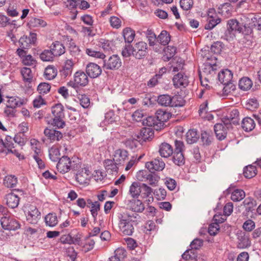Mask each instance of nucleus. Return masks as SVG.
<instances>
[{"mask_svg": "<svg viewBox=\"0 0 261 261\" xmlns=\"http://www.w3.org/2000/svg\"><path fill=\"white\" fill-rule=\"evenodd\" d=\"M207 60L199 71V77L201 85L206 88L210 87L208 84L209 80L217 74L219 68L217 64V58L216 57H214L211 60L207 58Z\"/></svg>", "mask_w": 261, "mask_h": 261, "instance_id": "nucleus-1", "label": "nucleus"}, {"mask_svg": "<svg viewBox=\"0 0 261 261\" xmlns=\"http://www.w3.org/2000/svg\"><path fill=\"white\" fill-rule=\"evenodd\" d=\"M136 214H130L125 212L120 213L118 216L119 220V228L121 232L127 236H131L134 231V225L137 224Z\"/></svg>", "mask_w": 261, "mask_h": 261, "instance_id": "nucleus-2", "label": "nucleus"}, {"mask_svg": "<svg viewBox=\"0 0 261 261\" xmlns=\"http://www.w3.org/2000/svg\"><path fill=\"white\" fill-rule=\"evenodd\" d=\"M51 112L54 116L51 122V125L58 128H63L65 125L63 120L64 113L63 105L61 103L56 104L52 107Z\"/></svg>", "mask_w": 261, "mask_h": 261, "instance_id": "nucleus-3", "label": "nucleus"}, {"mask_svg": "<svg viewBox=\"0 0 261 261\" xmlns=\"http://www.w3.org/2000/svg\"><path fill=\"white\" fill-rule=\"evenodd\" d=\"M89 83L88 75L82 70L75 72L73 75V81H70L67 85L74 89H77L80 87H85Z\"/></svg>", "mask_w": 261, "mask_h": 261, "instance_id": "nucleus-4", "label": "nucleus"}, {"mask_svg": "<svg viewBox=\"0 0 261 261\" xmlns=\"http://www.w3.org/2000/svg\"><path fill=\"white\" fill-rule=\"evenodd\" d=\"M80 167L79 164L71 161L67 156H63L61 158L57 164L58 171L63 174L67 173L70 170H77Z\"/></svg>", "mask_w": 261, "mask_h": 261, "instance_id": "nucleus-5", "label": "nucleus"}, {"mask_svg": "<svg viewBox=\"0 0 261 261\" xmlns=\"http://www.w3.org/2000/svg\"><path fill=\"white\" fill-rule=\"evenodd\" d=\"M121 65V60L117 55H113L108 59L105 58L103 60L102 67L104 69L115 70L118 69Z\"/></svg>", "mask_w": 261, "mask_h": 261, "instance_id": "nucleus-6", "label": "nucleus"}, {"mask_svg": "<svg viewBox=\"0 0 261 261\" xmlns=\"http://www.w3.org/2000/svg\"><path fill=\"white\" fill-rule=\"evenodd\" d=\"M133 56L137 59L144 58L147 54V44L144 41H139L133 47Z\"/></svg>", "mask_w": 261, "mask_h": 261, "instance_id": "nucleus-7", "label": "nucleus"}, {"mask_svg": "<svg viewBox=\"0 0 261 261\" xmlns=\"http://www.w3.org/2000/svg\"><path fill=\"white\" fill-rule=\"evenodd\" d=\"M1 223L2 227L7 230H15L20 227V224L15 219L10 216H3L1 219Z\"/></svg>", "mask_w": 261, "mask_h": 261, "instance_id": "nucleus-8", "label": "nucleus"}, {"mask_svg": "<svg viewBox=\"0 0 261 261\" xmlns=\"http://www.w3.org/2000/svg\"><path fill=\"white\" fill-rule=\"evenodd\" d=\"M172 80L173 85L176 88H185L189 83L188 77L181 71L175 74Z\"/></svg>", "mask_w": 261, "mask_h": 261, "instance_id": "nucleus-9", "label": "nucleus"}, {"mask_svg": "<svg viewBox=\"0 0 261 261\" xmlns=\"http://www.w3.org/2000/svg\"><path fill=\"white\" fill-rule=\"evenodd\" d=\"M41 213L35 206L31 205L27 214V221L32 224H36L40 219Z\"/></svg>", "mask_w": 261, "mask_h": 261, "instance_id": "nucleus-10", "label": "nucleus"}, {"mask_svg": "<svg viewBox=\"0 0 261 261\" xmlns=\"http://www.w3.org/2000/svg\"><path fill=\"white\" fill-rule=\"evenodd\" d=\"M145 167L150 172H153L155 171H162L165 168V164L162 159L157 158L150 162H147Z\"/></svg>", "mask_w": 261, "mask_h": 261, "instance_id": "nucleus-11", "label": "nucleus"}, {"mask_svg": "<svg viewBox=\"0 0 261 261\" xmlns=\"http://www.w3.org/2000/svg\"><path fill=\"white\" fill-rule=\"evenodd\" d=\"M90 172L86 168L78 170L75 176L76 181L81 185H86L89 180Z\"/></svg>", "mask_w": 261, "mask_h": 261, "instance_id": "nucleus-12", "label": "nucleus"}, {"mask_svg": "<svg viewBox=\"0 0 261 261\" xmlns=\"http://www.w3.org/2000/svg\"><path fill=\"white\" fill-rule=\"evenodd\" d=\"M86 72L90 78H96L98 77L102 72L101 67L96 63H89L86 65Z\"/></svg>", "mask_w": 261, "mask_h": 261, "instance_id": "nucleus-13", "label": "nucleus"}, {"mask_svg": "<svg viewBox=\"0 0 261 261\" xmlns=\"http://www.w3.org/2000/svg\"><path fill=\"white\" fill-rule=\"evenodd\" d=\"M44 134L50 142L59 141L63 138L62 133L54 129L46 128L44 130Z\"/></svg>", "mask_w": 261, "mask_h": 261, "instance_id": "nucleus-14", "label": "nucleus"}, {"mask_svg": "<svg viewBox=\"0 0 261 261\" xmlns=\"http://www.w3.org/2000/svg\"><path fill=\"white\" fill-rule=\"evenodd\" d=\"M128 152L124 149H118L115 151L114 161L116 164L123 165L128 160Z\"/></svg>", "mask_w": 261, "mask_h": 261, "instance_id": "nucleus-15", "label": "nucleus"}, {"mask_svg": "<svg viewBox=\"0 0 261 261\" xmlns=\"http://www.w3.org/2000/svg\"><path fill=\"white\" fill-rule=\"evenodd\" d=\"M74 63L72 59L67 60L61 69L60 70V73L62 77L66 78L70 75L72 73Z\"/></svg>", "mask_w": 261, "mask_h": 261, "instance_id": "nucleus-16", "label": "nucleus"}, {"mask_svg": "<svg viewBox=\"0 0 261 261\" xmlns=\"http://www.w3.org/2000/svg\"><path fill=\"white\" fill-rule=\"evenodd\" d=\"M5 199L6 204L11 208L17 207L20 200L18 196L12 192L6 195Z\"/></svg>", "mask_w": 261, "mask_h": 261, "instance_id": "nucleus-17", "label": "nucleus"}, {"mask_svg": "<svg viewBox=\"0 0 261 261\" xmlns=\"http://www.w3.org/2000/svg\"><path fill=\"white\" fill-rule=\"evenodd\" d=\"M50 49L54 57H59L65 53L64 45L59 41L53 42L50 46Z\"/></svg>", "mask_w": 261, "mask_h": 261, "instance_id": "nucleus-18", "label": "nucleus"}, {"mask_svg": "<svg viewBox=\"0 0 261 261\" xmlns=\"http://www.w3.org/2000/svg\"><path fill=\"white\" fill-rule=\"evenodd\" d=\"M232 188L233 187L231 186L227 191L228 193H231L230 198L233 201H240L245 198V193L243 190L237 189L232 191Z\"/></svg>", "mask_w": 261, "mask_h": 261, "instance_id": "nucleus-19", "label": "nucleus"}, {"mask_svg": "<svg viewBox=\"0 0 261 261\" xmlns=\"http://www.w3.org/2000/svg\"><path fill=\"white\" fill-rule=\"evenodd\" d=\"M159 152L162 157L168 158L173 154V149L170 144L164 142L160 145Z\"/></svg>", "mask_w": 261, "mask_h": 261, "instance_id": "nucleus-20", "label": "nucleus"}, {"mask_svg": "<svg viewBox=\"0 0 261 261\" xmlns=\"http://www.w3.org/2000/svg\"><path fill=\"white\" fill-rule=\"evenodd\" d=\"M232 72L227 69L222 70L218 74V80L222 84H228V83L232 82Z\"/></svg>", "mask_w": 261, "mask_h": 261, "instance_id": "nucleus-21", "label": "nucleus"}, {"mask_svg": "<svg viewBox=\"0 0 261 261\" xmlns=\"http://www.w3.org/2000/svg\"><path fill=\"white\" fill-rule=\"evenodd\" d=\"M207 105L208 102L206 100L199 106L198 113L202 119L210 121L213 119L214 116L212 114L207 113Z\"/></svg>", "mask_w": 261, "mask_h": 261, "instance_id": "nucleus-22", "label": "nucleus"}, {"mask_svg": "<svg viewBox=\"0 0 261 261\" xmlns=\"http://www.w3.org/2000/svg\"><path fill=\"white\" fill-rule=\"evenodd\" d=\"M227 31L230 33L232 31L243 32L244 26L240 23L236 19H230L227 23Z\"/></svg>", "mask_w": 261, "mask_h": 261, "instance_id": "nucleus-23", "label": "nucleus"}, {"mask_svg": "<svg viewBox=\"0 0 261 261\" xmlns=\"http://www.w3.org/2000/svg\"><path fill=\"white\" fill-rule=\"evenodd\" d=\"M196 239H194L191 243L190 246L191 249L187 250L182 255L183 259L186 260L195 259H196Z\"/></svg>", "mask_w": 261, "mask_h": 261, "instance_id": "nucleus-24", "label": "nucleus"}, {"mask_svg": "<svg viewBox=\"0 0 261 261\" xmlns=\"http://www.w3.org/2000/svg\"><path fill=\"white\" fill-rule=\"evenodd\" d=\"M128 206L130 210L135 212L141 213L145 209L144 204L140 200L132 199L129 200Z\"/></svg>", "mask_w": 261, "mask_h": 261, "instance_id": "nucleus-25", "label": "nucleus"}, {"mask_svg": "<svg viewBox=\"0 0 261 261\" xmlns=\"http://www.w3.org/2000/svg\"><path fill=\"white\" fill-rule=\"evenodd\" d=\"M26 103V99L18 97H11L8 100L7 107L15 109L20 107Z\"/></svg>", "mask_w": 261, "mask_h": 261, "instance_id": "nucleus-26", "label": "nucleus"}, {"mask_svg": "<svg viewBox=\"0 0 261 261\" xmlns=\"http://www.w3.org/2000/svg\"><path fill=\"white\" fill-rule=\"evenodd\" d=\"M232 6L229 3L221 4L218 7V12L225 17H229L231 15Z\"/></svg>", "mask_w": 261, "mask_h": 261, "instance_id": "nucleus-27", "label": "nucleus"}, {"mask_svg": "<svg viewBox=\"0 0 261 261\" xmlns=\"http://www.w3.org/2000/svg\"><path fill=\"white\" fill-rule=\"evenodd\" d=\"M241 125L245 131L250 132L254 128L255 123L253 119L246 117L242 120Z\"/></svg>", "mask_w": 261, "mask_h": 261, "instance_id": "nucleus-28", "label": "nucleus"}, {"mask_svg": "<svg viewBox=\"0 0 261 261\" xmlns=\"http://www.w3.org/2000/svg\"><path fill=\"white\" fill-rule=\"evenodd\" d=\"M214 131L217 138L222 140L224 139L226 136V129L222 123H217L214 125Z\"/></svg>", "mask_w": 261, "mask_h": 261, "instance_id": "nucleus-29", "label": "nucleus"}, {"mask_svg": "<svg viewBox=\"0 0 261 261\" xmlns=\"http://www.w3.org/2000/svg\"><path fill=\"white\" fill-rule=\"evenodd\" d=\"M67 45L70 55L75 57L80 54V49L72 38H67Z\"/></svg>", "mask_w": 261, "mask_h": 261, "instance_id": "nucleus-30", "label": "nucleus"}, {"mask_svg": "<svg viewBox=\"0 0 261 261\" xmlns=\"http://www.w3.org/2000/svg\"><path fill=\"white\" fill-rule=\"evenodd\" d=\"M117 165L118 164H116L114 161V160L107 159L104 162L105 169L107 172L110 174H113L114 172H117Z\"/></svg>", "mask_w": 261, "mask_h": 261, "instance_id": "nucleus-31", "label": "nucleus"}, {"mask_svg": "<svg viewBox=\"0 0 261 261\" xmlns=\"http://www.w3.org/2000/svg\"><path fill=\"white\" fill-rule=\"evenodd\" d=\"M172 65L171 67L173 68V72H176L181 71L184 68L185 65L184 61L179 58H174L171 60Z\"/></svg>", "mask_w": 261, "mask_h": 261, "instance_id": "nucleus-32", "label": "nucleus"}, {"mask_svg": "<svg viewBox=\"0 0 261 261\" xmlns=\"http://www.w3.org/2000/svg\"><path fill=\"white\" fill-rule=\"evenodd\" d=\"M176 48L173 46H168L164 49V53L163 60L164 61H168L171 59L175 55Z\"/></svg>", "mask_w": 261, "mask_h": 261, "instance_id": "nucleus-33", "label": "nucleus"}, {"mask_svg": "<svg viewBox=\"0 0 261 261\" xmlns=\"http://www.w3.org/2000/svg\"><path fill=\"white\" fill-rule=\"evenodd\" d=\"M158 103L162 106L171 107L172 97L168 94L160 95L158 98Z\"/></svg>", "mask_w": 261, "mask_h": 261, "instance_id": "nucleus-34", "label": "nucleus"}, {"mask_svg": "<svg viewBox=\"0 0 261 261\" xmlns=\"http://www.w3.org/2000/svg\"><path fill=\"white\" fill-rule=\"evenodd\" d=\"M44 74L45 79L48 80H53L57 75V70L55 66L49 65L45 68Z\"/></svg>", "mask_w": 261, "mask_h": 261, "instance_id": "nucleus-35", "label": "nucleus"}, {"mask_svg": "<svg viewBox=\"0 0 261 261\" xmlns=\"http://www.w3.org/2000/svg\"><path fill=\"white\" fill-rule=\"evenodd\" d=\"M172 160V162L178 166H182L185 164V159L183 153L173 152Z\"/></svg>", "mask_w": 261, "mask_h": 261, "instance_id": "nucleus-36", "label": "nucleus"}, {"mask_svg": "<svg viewBox=\"0 0 261 261\" xmlns=\"http://www.w3.org/2000/svg\"><path fill=\"white\" fill-rule=\"evenodd\" d=\"M171 117L169 113L164 111L162 109H159L156 111L155 113V118L158 121L165 122Z\"/></svg>", "mask_w": 261, "mask_h": 261, "instance_id": "nucleus-37", "label": "nucleus"}, {"mask_svg": "<svg viewBox=\"0 0 261 261\" xmlns=\"http://www.w3.org/2000/svg\"><path fill=\"white\" fill-rule=\"evenodd\" d=\"M17 183V178L14 175L6 176L4 179L3 184L7 188H14Z\"/></svg>", "mask_w": 261, "mask_h": 261, "instance_id": "nucleus-38", "label": "nucleus"}, {"mask_svg": "<svg viewBox=\"0 0 261 261\" xmlns=\"http://www.w3.org/2000/svg\"><path fill=\"white\" fill-rule=\"evenodd\" d=\"M123 36L125 42L130 43L132 42L134 39L135 32L130 28H126L123 31Z\"/></svg>", "mask_w": 261, "mask_h": 261, "instance_id": "nucleus-39", "label": "nucleus"}, {"mask_svg": "<svg viewBox=\"0 0 261 261\" xmlns=\"http://www.w3.org/2000/svg\"><path fill=\"white\" fill-rule=\"evenodd\" d=\"M153 135V131L150 128H143L140 132L141 139L144 141L150 140L152 138Z\"/></svg>", "mask_w": 261, "mask_h": 261, "instance_id": "nucleus-40", "label": "nucleus"}, {"mask_svg": "<svg viewBox=\"0 0 261 261\" xmlns=\"http://www.w3.org/2000/svg\"><path fill=\"white\" fill-rule=\"evenodd\" d=\"M252 82L249 78L244 77L239 81V87L241 90L247 91L252 87Z\"/></svg>", "mask_w": 261, "mask_h": 261, "instance_id": "nucleus-41", "label": "nucleus"}, {"mask_svg": "<svg viewBox=\"0 0 261 261\" xmlns=\"http://www.w3.org/2000/svg\"><path fill=\"white\" fill-rule=\"evenodd\" d=\"M21 74L24 82L31 83L32 82L33 75L32 73V70L30 68H22L21 69Z\"/></svg>", "mask_w": 261, "mask_h": 261, "instance_id": "nucleus-42", "label": "nucleus"}, {"mask_svg": "<svg viewBox=\"0 0 261 261\" xmlns=\"http://www.w3.org/2000/svg\"><path fill=\"white\" fill-rule=\"evenodd\" d=\"M44 219L46 224L50 227H54L58 223V219L56 213H49L45 217Z\"/></svg>", "mask_w": 261, "mask_h": 261, "instance_id": "nucleus-43", "label": "nucleus"}, {"mask_svg": "<svg viewBox=\"0 0 261 261\" xmlns=\"http://www.w3.org/2000/svg\"><path fill=\"white\" fill-rule=\"evenodd\" d=\"M238 239V248L243 249L248 247L250 246L251 242L249 240V237L243 234L239 236Z\"/></svg>", "mask_w": 261, "mask_h": 261, "instance_id": "nucleus-44", "label": "nucleus"}, {"mask_svg": "<svg viewBox=\"0 0 261 261\" xmlns=\"http://www.w3.org/2000/svg\"><path fill=\"white\" fill-rule=\"evenodd\" d=\"M140 183L134 182L130 186L129 192L133 198H137L140 195Z\"/></svg>", "mask_w": 261, "mask_h": 261, "instance_id": "nucleus-45", "label": "nucleus"}, {"mask_svg": "<svg viewBox=\"0 0 261 261\" xmlns=\"http://www.w3.org/2000/svg\"><path fill=\"white\" fill-rule=\"evenodd\" d=\"M170 40V35L166 31H162L157 38V42H159L163 45L168 44Z\"/></svg>", "mask_w": 261, "mask_h": 261, "instance_id": "nucleus-46", "label": "nucleus"}, {"mask_svg": "<svg viewBox=\"0 0 261 261\" xmlns=\"http://www.w3.org/2000/svg\"><path fill=\"white\" fill-rule=\"evenodd\" d=\"M212 133L203 131L201 134L200 141L203 145H209L212 142Z\"/></svg>", "mask_w": 261, "mask_h": 261, "instance_id": "nucleus-47", "label": "nucleus"}, {"mask_svg": "<svg viewBox=\"0 0 261 261\" xmlns=\"http://www.w3.org/2000/svg\"><path fill=\"white\" fill-rule=\"evenodd\" d=\"M256 167L253 165L246 166L244 169V175L245 177L251 178L255 176L256 174Z\"/></svg>", "mask_w": 261, "mask_h": 261, "instance_id": "nucleus-48", "label": "nucleus"}, {"mask_svg": "<svg viewBox=\"0 0 261 261\" xmlns=\"http://www.w3.org/2000/svg\"><path fill=\"white\" fill-rule=\"evenodd\" d=\"M243 203L246 211L248 212H252L256 205V201L250 197L246 198Z\"/></svg>", "mask_w": 261, "mask_h": 261, "instance_id": "nucleus-49", "label": "nucleus"}, {"mask_svg": "<svg viewBox=\"0 0 261 261\" xmlns=\"http://www.w3.org/2000/svg\"><path fill=\"white\" fill-rule=\"evenodd\" d=\"M40 58L43 61L49 62L53 61L55 57L50 49H45L42 51L40 55Z\"/></svg>", "mask_w": 261, "mask_h": 261, "instance_id": "nucleus-50", "label": "nucleus"}, {"mask_svg": "<svg viewBox=\"0 0 261 261\" xmlns=\"http://www.w3.org/2000/svg\"><path fill=\"white\" fill-rule=\"evenodd\" d=\"M86 53L88 56L96 58H99L103 60L106 58V55L103 53L92 48H86Z\"/></svg>", "mask_w": 261, "mask_h": 261, "instance_id": "nucleus-51", "label": "nucleus"}, {"mask_svg": "<svg viewBox=\"0 0 261 261\" xmlns=\"http://www.w3.org/2000/svg\"><path fill=\"white\" fill-rule=\"evenodd\" d=\"M186 140L188 144H193L196 142V130L194 128L189 129L186 135Z\"/></svg>", "mask_w": 261, "mask_h": 261, "instance_id": "nucleus-52", "label": "nucleus"}, {"mask_svg": "<svg viewBox=\"0 0 261 261\" xmlns=\"http://www.w3.org/2000/svg\"><path fill=\"white\" fill-rule=\"evenodd\" d=\"M49 156L50 159L53 162H57L60 159V152L58 148L51 147L49 150Z\"/></svg>", "mask_w": 261, "mask_h": 261, "instance_id": "nucleus-53", "label": "nucleus"}, {"mask_svg": "<svg viewBox=\"0 0 261 261\" xmlns=\"http://www.w3.org/2000/svg\"><path fill=\"white\" fill-rule=\"evenodd\" d=\"M141 195L143 198H146L152 192V189L145 184H141L140 185Z\"/></svg>", "mask_w": 261, "mask_h": 261, "instance_id": "nucleus-54", "label": "nucleus"}, {"mask_svg": "<svg viewBox=\"0 0 261 261\" xmlns=\"http://www.w3.org/2000/svg\"><path fill=\"white\" fill-rule=\"evenodd\" d=\"M29 24L32 27L38 26L44 27L47 24L46 22L43 19L37 18H32L29 21Z\"/></svg>", "mask_w": 261, "mask_h": 261, "instance_id": "nucleus-55", "label": "nucleus"}, {"mask_svg": "<svg viewBox=\"0 0 261 261\" xmlns=\"http://www.w3.org/2000/svg\"><path fill=\"white\" fill-rule=\"evenodd\" d=\"M51 86L47 83H41L37 87V91L41 94H44L50 91Z\"/></svg>", "mask_w": 261, "mask_h": 261, "instance_id": "nucleus-56", "label": "nucleus"}, {"mask_svg": "<svg viewBox=\"0 0 261 261\" xmlns=\"http://www.w3.org/2000/svg\"><path fill=\"white\" fill-rule=\"evenodd\" d=\"M223 48V43L220 41H217L216 42H214L211 45V50L212 53H214L215 54L218 55L221 53Z\"/></svg>", "mask_w": 261, "mask_h": 261, "instance_id": "nucleus-57", "label": "nucleus"}, {"mask_svg": "<svg viewBox=\"0 0 261 261\" xmlns=\"http://www.w3.org/2000/svg\"><path fill=\"white\" fill-rule=\"evenodd\" d=\"M184 101L182 98L178 95H175L172 97L171 107H181L184 105Z\"/></svg>", "mask_w": 261, "mask_h": 261, "instance_id": "nucleus-58", "label": "nucleus"}, {"mask_svg": "<svg viewBox=\"0 0 261 261\" xmlns=\"http://www.w3.org/2000/svg\"><path fill=\"white\" fill-rule=\"evenodd\" d=\"M220 21L221 19L219 18H208V23L205 25L204 28L206 30H211Z\"/></svg>", "mask_w": 261, "mask_h": 261, "instance_id": "nucleus-59", "label": "nucleus"}, {"mask_svg": "<svg viewBox=\"0 0 261 261\" xmlns=\"http://www.w3.org/2000/svg\"><path fill=\"white\" fill-rule=\"evenodd\" d=\"M154 194L158 200H162L165 199L167 192L165 189L160 188L154 191Z\"/></svg>", "mask_w": 261, "mask_h": 261, "instance_id": "nucleus-60", "label": "nucleus"}, {"mask_svg": "<svg viewBox=\"0 0 261 261\" xmlns=\"http://www.w3.org/2000/svg\"><path fill=\"white\" fill-rule=\"evenodd\" d=\"M146 35L148 38L149 44L150 46H153L155 44V42L157 41V38L155 34L151 30H147Z\"/></svg>", "mask_w": 261, "mask_h": 261, "instance_id": "nucleus-61", "label": "nucleus"}, {"mask_svg": "<svg viewBox=\"0 0 261 261\" xmlns=\"http://www.w3.org/2000/svg\"><path fill=\"white\" fill-rule=\"evenodd\" d=\"M19 44L21 48L28 49L31 45V42L29 38L24 35L19 39Z\"/></svg>", "mask_w": 261, "mask_h": 261, "instance_id": "nucleus-62", "label": "nucleus"}, {"mask_svg": "<svg viewBox=\"0 0 261 261\" xmlns=\"http://www.w3.org/2000/svg\"><path fill=\"white\" fill-rule=\"evenodd\" d=\"M79 99L81 105L84 108H88L90 104V98L85 94L80 95Z\"/></svg>", "mask_w": 261, "mask_h": 261, "instance_id": "nucleus-63", "label": "nucleus"}, {"mask_svg": "<svg viewBox=\"0 0 261 261\" xmlns=\"http://www.w3.org/2000/svg\"><path fill=\"white\" fill-rule=\"evenodd\" d=\"M252 25L258 30H261V16L259 15H255L251 18Z\"/></svg>", "mask_w": 261, "mask_h": 261, "instance_id": "nucleus-64", "label": "nucleus"}]
</instances>
